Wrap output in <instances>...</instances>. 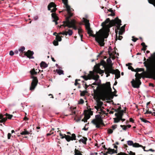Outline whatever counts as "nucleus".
I'll use <instances>...</instances> for the list:
<instances>
[{
  "instance_id": "2f4dec72",
  "label": "nucleus",
  "mask_w": 155,
  "mask_h": 155,
  "mask_svg": "<svg viewBox=\"0 0 155 155\" xmlns=\"http://www.w3.org/2000/svg\"><path fill=\"white\" fill-rule=\"evenodd\" d=\"M25 48L23 46L21 48H20L19 49L18 51H20V52H22L24 51L25 50Z\"/></svg>"
},
{
  "instance_id": "8fccbe9b",
  "label": "nucleus",
  "mask_w": 155,
  "mask_h": 155,
  "mask_svg": "<svg viewBox=\"0 0 155 155\" xmlns=\"http://www.w3.org/2000/svg\"><path fill=\"white\" fill-rule=\"evenodd\" d=\"M132 38H133L132 39V41H133L134 42H136L137 41V40H138V38H134V37L133 36L132 37Z\"/></svg>"
},
{
  "instance_id": "393cba45",
  "label": "nucleus",
  "mask_w": 155,
  "mask_h": 155,
  "mask_svg": "<svg viewBox=\"0 0 155 155\" xmlns=\"http://www.w3.org/2000/svg\"><path fill=\"white\" fill-rule=\"evenodd\" d=\"M99 78V76L98 75H93L92 78L94 80H97Z\"/></svg>"
},
{
  "instance_id": "a19ab883",
  "label": "nucleus",
  "mask_w": 155,
  "mask_h": 155,
  "mask_svg": "<svg viewBox=\"0 0 155 155\" xmlns=\"http://www.w3.org/2000/svg\"><path fill=\"white\" fill-rule=\"evenodd\" d=\"M60 34H62L64 35H67V33L66 31H64L62 32H61Z\"/></svg>"
},
{
  "instance_id": "423d86ee",
  "label": "nucleus",
  "mask_w": 155,
  "mask_h": 155,
  "mask_svg": "<svg viewBox=\"0 0 155 155\" xmlns=\"http://www.w3.org/2000/svg\"><path fill=\"white\" fill-rule=\"evenodd\" d=\"M60 136L61 137V139H63L65 138L66 140L68 142H69L70 140H76V137L75 134H73L71 135V137L70 136L68 135H66L65 134H63L61 133H60L59 134Z\"/></svg>"
},
{
  "instance_id": "a211bd4d",
  "label": "nucleus",
  "mask_w": 155,
  "mask_h": 155,
  "mask_svg": "<svg viewBox=\"0 0 155 155\" xmlns=\"http://www.w3.org/2000/svg\"><path fill=\"white\" fill-rule=\"evenodd\" d=\"M108 151L107 153L110 154H112L113 153H117V152L116 151V150H115L114 149H111L109 148L108 149Z\"/></svg>"
},
{
  "instance_id": "c85d7f7f",
  "label": "nucleus",
  "mask_w": 155,
  "mask_h": 155,
  "mask_svg": "<svg viewBox=\"0 0 155 155\" xmlns=\"http://www.w3.org/2000/svg\"><path fill=\"white\" fill-rule=\"evenodd\" d=\"M80 91L81 92V93L80 94V95L81 96H84L85 94L87 92V91Z\"/></svg>"
},
{
  "instance_id": "58836bf2",
  "label": "nucleus",
  "mask_w": 155,
  "mask_h": 155,
  "mask_svg": "<svg viewBox=\"0 0 155 155\" xmlns=\"http://www.w3.org/2000/svg\"><path fill=\"white\" fill-rule=\"evenodd\" d=\"M84 103V101L82 99H80L78 102V104H82Z\"/></svg>"
},
{
  "instance_id": "de8ad7c7",
  "label": "nucleus",
  "mask_w": 155,
  "mask_h": 155,
  "mask_svg": "<svg viewBox=\"0 0 155 155\" xmlns=\"http://www.w3.org/2000/svg\"><path fill=\"white\" fill-rule=\"evenodd\" d=\"M14 54V52L12 51H11L9 52V55L11 56H13Z\"/></svg>"
},
{
  "instance_id": "bb28decb",
  "label": "nucleus",
  "mask_w": 155,
  "mask_h": 155,
  "mask_svg": "<svg viewBox=\"0 0 155 155\" xmlns=\"http://www.w3.org/2000/svg\"><path fill=\"white\" fill-rule=\"evenodd\" d=\"M56 36V39L57 40V41H61L62 39L61 37L58 35H57Z\"/></svg>"
},
{
  "instance_id": "e433bc0d",
  "label": "nucleus",
  "mask_w": 155,
  "mask_h": 155,
  "mask_svg": "<svg viewBox=\"0 0 155 155\" xmlns=\"http://www.w3.org/2000/svg\"><path fill=\"white\" fill-rule=\"evenodd\" d=\"M53 44L55 46H57L58 45V41H54L53 42Z\"/></svg>"
},
{
  "instance_id": "cd10ccee",
  "label": "nucleus",
  "mask_w": 155,
  "mask_h": 155,
  "mask_svg": "<svg viewBox=\"0 0 155 155\" xmlns=\"http://www.w3.org/2000/svg\"><path fill=\"white\" fill-rule=\"evenodd\" d=\"M148 1L149 3L153 4L155 6V5L154 3L155 2V0H148Z\"/></svg>"
},
{
  "instance_id": "6ab92c4d",
  "label": "nucleus",
  "mask_w": 155,
  "mask_h": 155,
  "mask_svg": "<svg viewBox=\"0 0 155 155\" xmlns=\"http://www.w3.org/2000/svg\"><path fill=\"white\" fill-rule=\"evenodd\" d=\"M40 66L41 68H46L48 66V65L45 62L42 61L40 64Z\"/></svg>"
},
{
  "instance_id": "4d7b16f0",
  "label": "nucleus",
  "mask_w": 155,
  "mask_h": 155,
  "mask_svg": "<svg viewBox=\"0 0 155 155\" xmlns=\"http://www.w3.org/2000/svg\"><path fill=\"white\" fill-rule=\"evenodd\" d=\"M58 20H53V21H52L53 22H55V25H57L58 24V22H57V21H58Z\"/></svg>"
},
{
  "instance_id": "f3484780",
  "label": "nucleus",
  "mask_w": 155,
  "mask_h": 155,
  "mask_svg": "<svg viewBox=\"0 0 155 155\" xmlns=\"http://www.w3.org/2000/svg\"><path fill=\"white\" fill-rule=\"evenodd\" d=\"M87 140V138L85 137H83L82 138H81L80 140L79 141L80 142H81L83 143L86 144Z\"/></svg>"
},
{
  "instance_id": "473e14b6",
  "label": "nucleus",
  "mask_w": 155,
  "mask_h": 155,
  "mask_svg": "<svg viewBox=\"0 0 155 155\" xmlns=\"http://www.w3.org/2000/svg\"><path fill=\"white\" fill-rule=\"evenodd\" d=\"M123 38L122 36H120V35H118V36L117 34L116 37V39H118L119 40H121L122 38Z\"/></svg>"
},
{
  "instance_id": "ea45409f",
  "label": "nucleus",
  "mask_w": 155,
  "mask_h": 155,
  "mask_svg": "<svg viewBox=\"0 0 155 155\" xmlns=\"http://www.w3.org/2000/svg\"><path fill=\"white\" fill-rule=\"evenodd\" d=\"M81 77H83L85 80H87L88 79H90V78H89L88 77H87L86 76H82Z\"/></svg>"
},
{
  "instance_id": "b1692460",
  "label": "nucleus",
  "mask_w": 155,
  "mask_h": 155,
  "mask_svg": "<svg viewBox=\"0 0 155 155\" xmlns=\"http://www.w3.org/2000/svg\"><path fill=\"white\" fill-rule=\"evenodd\" d=\"M112 48L110 47L108 48V53L110 56L113 55V54L111 52Z\"/></svg>"
},
{
  "instance_id": "20e7f679",
  "label": "nucleus",
  "mask_w": 155,
  "mask_h": 155,
  "mask_svg": "<svg viewBox=\"0 0 155 155\" xmlns=\"http://www.w3.org/2000/svg\"><path fill=\"white\" fill-rule=\"evenodd\" d=\"M105 71L106 75V77H107L110 75V74L111 73L115 75V76L117 79H118L120 77V71L118 70H114L112 69V65H109L104 68Z\"/></svg>"
},
{
  "instance_id": "aec40b11",
  "label": "nucleus",
  "mask_w": 155,
  "mask_h": 155,
  "mask_svg": "<svg viewBox=\"0 0 155 155\" xmlns=\"http://www.w3.org/2000/svg\"><path fill=\"white\" fill-rule=\"evenodd\" d=\"M52 17L54 19V20H58V17L56 15L55 13H52L51 14Z\"/></svg>"
},
{
  "instance_id": "f257e3e1",
  "label": "nucleus",
  "mask_w": 155,
  "mask_h": 155,
  "mask_svg": "<svg viewBox=\"0 0 155 155\" xmlns=\"http://www.w3.org/2000/svg\"><path fill=\"white\" fill-rule=\"evenodd\" d=\"M83 19L88 34L90 36L95 38L96 41L101 46H104V39L108 37V33L110 31L109 28L115 24H116L117 29H119L120 26L121 25V20L118 19L117 18H115V20H112L111 21H110L109 18H107L101 24V25L104 29L100 30L99 31L96 32L95 35H94L93 34V32L90 28L89 21L84 18Z\"/></svg>"
},
{
  "instance_id": "09e8293b",
  "label": "nucleus",
  "mask_w": 155,
  "mask_h": 155,
  "mask_svg": "<svg viewBox=\"0 0 155 155\" xmlns=\"http://www.w3.org/2000/svg\"><path fill=\"white\" fill-rule=\"evenodd\" d=\"M141 45L143 46V48H146L147 46L145 45V44L144 42H142L141 44Z\"/></svg>"
},
{
  "instance_id": "6e6d98bb",
  "label": "nucleus",
  "mask_w": 155,
  "mask_h": 155,
  "mask_svg": "<svg viewBox=\"0 0 155 155\" xmlns=\"http://www.w3.org/2000/svg\"><path fill=\"white\" fill-rule=\"evenodd\" d=\"M100 115L97 114L95 116V117L97 119H100L99 118H99V117H100Z\"/></svg>"
},
{
  "instance_id": "a878e982",
  "label": "nucleus",
  "mask_w": 155,
  "mask_h": 155,
  "mask_svg": "<svg viewBox=\"0 0 155 155\" xmlns=\"http://www.w3.org/2000/svg\"><path fill=\"white\" fill-rule=\"evenodd\" d=\"M102 104L103 103L102 102L99 101H97V106L99 107H101L102 106Z\"/></svg>"
},
{
  "instance_id": "f8f14e48",
  "label": "nucleus",
  "mask_w": 155,
  "mask_h": 155,
  "mask_svg": "<svg viewBox=\"0 0 155 155\" xmlns=\"http://www.w3.org/2000/svg\"><path fill=\"white\" fill-rule=\"evenodd\" d=\"M64 4L65 5V7L66 8V10L68 12V15L71 14V11L72 9L70 7L68 4V0H62Z\"/></svg>"
},
{
  "instance_id": "c03bdc74",
  "label": "nucleus",
  "mask_w": 155,
  "mask_h": 155,
  "mask_svg": "<svg viewBox=\"0 0 155 155\" xmlns=\"http://www.w3.org/2000/svg\"><path fill=\"white\" fill-rule=\"evenodd\" d=\"M124 32V31L120 30L118 32V35H122Z\"/></svg>"
},
{
  "instance_id": "774afa93",
  "label": "nucleus",
  "mask_w": 155,
  "mask_h": 155,
  "mask_svg": "<svg viewBox=\"0 0 155 155\" xmlns=\"http://www.w3.org/2000/svg\"><path fill=\"white\" fill-rule=\"evenodd\" d=\"M130 122H133V119L131 118H130Z\"/></svg>"
},
{
  "instance_id": "c9c22d12",
  "label": "nucleus",
  "mask_w": 155,
  "mask_h": 155,
  "mask_svg": "<svg viewBox=\"0 0 155 155\" xmlns=\"http://www.w3.org/2000/svg\"><path fill=\"white\" fill-rule=\"evenodd\" d=\"M120 127L122 128L124 130H126L127 129V126L124 125H121Z\"/></svg>"
},
{
  "instance_id": "72a5a7b5",
  "label": "nucleus",
  "mask_w": 155,
  "mask_h": 155,
  "mask_svg": "<svg viewBox=\"0 0 155 155\" xmlns=\"http://www.w3.org/2000/svg\"><path fill=\"white\" fill-rule=\"evenodd\" d=\"M107 63L110 64L112 62V61L110 58H108L107 60Z\"/></svg>"
},
{
  "instance_id": "4be33fe9",
  "label": "nucleus",
  "mask_w": 155,
  "mask_h": 155,
  "mask_svg": "<svg viewBox=\"0 0 155 155\" xmlns=\"http://www.w3.org/2000/svg\"><path fill=\"white\" fill-rule=\"evenodd\" d=\"M29 134V132L26 130H25L24 131H22L20 133V134L22 135L28 134Z\"/></svg>"
},
{
  "instance_id": "4c0bfd02",
  "label": "nucleus",
  "mask_w": 155,
  "mask_h": 155,
  "mask_svg": "<svg viewBox=\"0 0 155 155\" xmlns=\"http://www.w3.org/2000/svg\"><path fill=\"white\" fill-rule=\"evenodd\" d=\"M44 138L43 137H40L39 138L38 142H40L43 141L44 140Z\"/></svg>"
},
{
  "instance_id": "6e6552de",
  "label": "nucleus",
  "mask_w": 155,
  "mask_h": 155,
  "mask_svg": "<svg viewBox=\"0 0 155 155\" xmlns=\"http://www.w3.org/2000/svg\"><path fill=\"white\" fill-rule=\"evenodd\" d=\"M12 115L6 114L3 115L2 114H0V123H3L5 122L7 120V117L9 119H11Z\"/></svg>"
},
{
  "instance_id": "5fc2aeb1",
  "label": "nucleus",
  "mask_w": 155,
  "mask_h": 155,
  "mask_svg": "<svg viewBox=\"0 0 155 155\" xmlns=\"http://www.w3.org/2000/svg\"><path fill=\"white\" fill-rule=\"evenodd\" d=\"M75 155H82L79 152H75Z\"/></svg>"
},
{
  "instance_id": "f704fd0d",
  "label": "nucleus",
  "mask_w": 155,
  "mask_h": 155,
  "mask_svg": "<svg viewBox=\"0 0 155 155\" xmlns=\"http://www.w3.org/2000/svg\"><path fill=\"white\" fill-rule=\"evenodd\" d=\"M78 33L80 36V35H82L81 34L82 32V30L81 28H79L78 29Z\"/></svg>"
},
{
  "instance_id": "3c124183",
  "label": "nucleus",
  "mask_w": 155,
  "mask_h": 155,
  "mask_svg": "<svg viewBox=\"0 0 155 155\" xmlns=\"http://www.w3.org/2000/svg\"><path fill=\"white\" fill-rule=\"evenodd\" d=\"M11 136V133H8V139H9L10 138Z\"/></svg>"
},
{
  "instance_id": "4468645a",
  "label": "nucleus",
  "mask_w": 155,
  "mask_h": 155,
  "mask_svg": "<svg viewBox=\"0 0 155 155\" xmlns=\"http://www.w3.org/2000/svg\"><path fill=\"white\" fill-rule=\"evenodd\" d=\"M127 144L129 146H132L134 147H141V146L138 143H134L131 140H128L127 141Z\"/></svg>"
},
{
  "instance_id": "052dcab7",
  "label": "nucleus",
  "mask_w": 155,
  "mask_h": 155,
  "mask_svg": "<svg viewBox=\"0 0 155 155\" xmlns=\"http://www.w3.org/2000/svg\"><path fill=\"white\" fill-rule=\"evenodd\" d=\"M147 151H154L155 150H153L152 149H150L149 150H147Z\"/></svg>"
},
{
  "instance_id": "ddd939ff",
  "label": "nucleus",
  "mask_w": 155,
  "mask_h": 155,
  "mask_svg": "<svg viewBox=\"0 0 155 155\" xmlns=\"http://www.w3.org/2000/svg\"><path fill=\"white\" fill-rule=\"evenodd\" d=\"M56 5L53 2H51L48 5V10H51V8L53 7L54 8L51 10V12H53L56 10Z\"/></svg>"
},
{
  "instance_id": "69168bd1",
  "label": "nucleus",
  "mask_w": 155,
  "mask_h": 155,
  "mask_svg": "<svg viewBox=\"0 0 155 155\" xmlns=\"http://www.w3.org/2000/svg\"><path fill=\"white\" fill-rule=\"evenodd\" d=\"M83 130H87L88 129V128H86L85 127H84L82 129Z\"/></svg>"
},
{
  "instance_id": "49530a36",
  "label": "nucleus",
  "mask_w": 155,
  "mask_h": 155,
  "mask_svg": "<svg viewBox=\"0 0 155 155\" xmlns=\"http://www.w3.org/2000/svg\"><path fill=\"white\" fill-rule=\"evenodd\" d=\"M108 133L109 134H111L113 132V130L111 129H109L108 130Z\"/></svg>"
},
{
  "instance_id": "680f3d73",
  "label": "nucleus",
  "mask_w": 155,
  "mask_h": 155,
  "mask_svg": "<svg viewBox=\"0 0 155 155\" xmlns=\"http://www.w3.org/2000/svg\"><path fill=\"white\" fill-rule=\"evenodd\" d=\"M108 11L110 12L111 13L113 12V11L111 9H110L109 10L108 9Z\"/></svg>"
},
{
  "instance_id": "79ce46f5",
  "label": "nucleus",
  "mask_w": 155,
  "mask_h": 155,
  "mask_svg": "<svg viewBox=\"0 0 155 155\" xmlns=\"http://www.w3.org/2000/svg\"><path fill=\"white\" fill-rule=\"evenodd\" d=\"M128 68L129 70H131L132 71H134V69L131 66H129L128 67Z\"/></svg>"
},
{
  "instance_id": "7c9ffc66",
  "label": "nucleus",
  "mask_w": 155,
  "mask_h": 155,
  "mask_svg": "<svg viewBox=\"0 0 155 155\" xmlns=\"http://www.w3.org/2000/svg\"><path fill=\"white\" fill-rule=\"evenodd\" d=\"M67 33V35L68 34L69 35L71 36L72 35L73 32L72 30L71 29H69Z\"/></svg>"
},
{
  "instance_id": "13d9d810",
  "label": "nucleus",
  "mask_w": 155,
  "mask_h": 155,
  "mask_svg": "<svg viewBox=\"0 0 155 155\" xmlns=\"http://www.w3.org/2000/svg\"><path fill=\"white\" fill-rule=\"evenodd\" d=\"M145 114H151L152 113V112L150 111H149L147 110L146 111V112L145 113Z\"/></svg>"
},
{
  "instance_id": "1a4fd4ad",
  "label": "nucleus",
  "mask_w": 155,
  "mask_h": 155,
  "mask_svg": "<svg viewBox=\"0 0 155 155\" xmlns=\"http://www.w3.org/2000/svg\"><path fill=\"white\" fill-rule=\"evenodd\" d=\"M31 78L33 79V80L31 83V86L30 87V90H34L38 82V80L37 78L36 77L32 76Z\"/></svg>"
},
{
  "instance_id": "5701e85b",
  "label": "nucleus",
  "mask_w": 155,
  "mask_h": 155,
  "mask_svg": "<svg viewBox=\"0 0 155 155\" xmlns=\"http://www.w3.org/2000/svg\"><path fill=\"white\" fill-rule=\"evenodd\" d=\"M107 86L106 87L107 89H109L110 90V91H111V89L110 87V84L109 82H107L106 83Z\"/></svg>"
},
{
  "instance_id": "2eb2a0df",
  "label": "nucleus",
  "mask_w": 155,
  "mask_h": 155,
  "mask_svg": "<svg viewBox=\"0 0 155 155\" xmlns=\"http://www.w3.org/2000/svg\"><path fill=\"white\" fill-rule=\"evenodd\" d=\"M33 52L31 51L30 50H28L27 52L25 53V55L30 59L34 58V57L33 56Z\"/></svg>"
},
{
  "instance_id": "7ed1b4c3",
  "label": "nucleus",
  "mask_w": 155,
  "mask_h": 155,
  "mask_svg": "<svg viewBox=\"0 0 155 155\" xmlns=\"http://www.w3.org/2000/svg\"><path fill=\"white\" fill-rule=\"evenodd\" d=\"M68 16L66 18L65 21H64L63 24L62 25L60 26H58V27L60 28L61 26H63L64 27H68L69 28H73L74 30H76L77 29V27L75 26L76 22L73 19L71 21L69 20V19L72 16V13L68 15Z\"/></svg>"
},
{
  "instance_id": "e2e57ef3",
  "label": "nucleus",
  "mask_w": 155,
  "mask_h": 155,
  "mask_svg": "<svg viewBox=\"0 0 155 155\" xmlns=\"http://www.w3.org/2000/svg\"><path fill=\"white\" fill-rule=\"evenodd\" d=\"M110 15L112 16H114L115 15V13L113 12H112L111 13V14Z\"/></svg>"
},
{
  "instance_id": "a18cd8bd",
  "label": "nucleus",
  "mask_w": 155,
  "mask_h": 155,
  "mask_svg": "<svg viewBox=\"0 0 155 155\" xmlns=\"http://www.w3.org/2000/svg\"><path fill=\"white\" fill-rule=\"evenodd\" d=\"M125 25H124L123 26H122L120 29V30H122L123 31H124V28H125Z\"/></svg>"
},
{
  "instance_id": "f03ea898",
  "label": "nucleus",
  "mask_w": 155,
  "mask_h": 155,
  "mask_svg": "<svg viewBox=\"0 0 155 155\" xmlns=\"http://www.w3.org/2000/svg\"><path fill=\"white\" fill-rule=\"evenodd\" d=\"M143 64L147 70H150L149 74L151 78L155 79V52L151 54L148 59L144 58Z\"/></svg>"
},
{
  "instance_id": "338daca9",
  "label": "nucleus",
  "mask_w": 155,
  "mask_h": 155,
  "mask_svg": "<svg viewBox=\"0 0 155 155\" xmlns=\"http://www.w3.org/2000/svg\"><path fill=\"white\" fill-rule=\"evenodd\" d=\"M153 110L154 111V112H153V114H152L153 115V114H154V115L155 116V108H153Z\"/></svg>"
},
{
  "instance_id": "603ef678",
  "label": "nucleus",
  "mask_w": 155,
  "mask_h": 155,
  "mask_svg": "<svg viewBox=\"0 0 155 155\" xmlns=\"http://www.w3.org/2000/svg\"><path fill=\"white\" fill-rule=\"evenodd\" d=\"M78 80H78V79H76L75 80V83H74L75 85L76 86L78 84V83L77 82V81Z\"/></svg>"
},
{
  "instance_id": "dca6fc26",
  "label": "nucleus",
  "mask_w": 155,
  "mask_h": 155,
  "mask_svg": "<svg viewBox=\"0 0 155 155\" xmlns=\"http://www.w3.org/2000/svg\"><path fill=\"white\" fill-rule=\"evenodd\" d=\"M62 68L61 66H58V69L56 70V72L59 75L64 74V71L61 69Z\"/></svg>"
},
{
  "instance_id": "c756f323",
  "label": "nucleus",
  "mask_w": 155,
  "mask_h": 155,
  "mask_svg": "<svg viewBox=\"0 0 155 155\" xmlns=\"http://www.w3.org/2000/svg\"><path fill=\"white\" fill-rule=\"evenodd\" d=\"M144 70L143 68H136L134 71L136 72H140L142 71H143Z\"/></svg>"
},
{
  "instance_id": "864d4df0",
  "label": "nucleus",
  "mask_w": 155,
  "mask_h": 155,
  "mask_svg": "<svg viewBox=\"0 0 155 155\" xmlns=\"http://www.w3.org/2000/svg\"><path fill=\"white\" fill-rule=\"evenodd\" d=\"M117 127V126L116 125H113L112 126V128L113 129V130H114Z\"/></svg>"
},
{
  "instance_id": "412c9836",
  "label": "nucleus",
  "mask_w": 155,
  "mask_h": 155,
  "mask_svg": "<svg viewBox=\"0 0 155 155\" xmlns=\"http://www.w3.org/2000/svg\"><path fill=\"white\" fill-rule=\"evenodd\" d=\"M30 72L31 75H35L37 74V71H35L34 69H32L30 71Z\"/></svg>"
},
{
  "instance_id": "0e129e2a",
  "label": "nucleus",
  "mask_w": 155,
  "mask_h": 155,
  "mask_svg": "<svg viewBox=\"0 0 155 155\" xmlns=\"http://www.w3.org/2000/svg\"><path fill=\"white\" fill-rule=\"evenodd\" d=\"M38 17L37 16H36L34 18V19H35V20H37L38 19Z\"/></svg>"
},
{
  "instance_id": "9d476101",
  "label": "nucleus",
  "mask_w": 155,
  "mask_h": 155,
  "mask_svg": "<svg viewBox=\"0 0 155 155\" xmlns=\"http://www.w3.org/2000/svg\"><path fill=\"white\" fill-rule=\"evenodd\" d=\"M92 122L95 125L97 128L100 127V124H103V123L101 119H94L92 121Z\"/></svg>"
},
{
  "instance_id": "9b49d317",
  "label": "nucleus",
  "mask_w": 155,
  "mask_h": 155,
  "mask_svg": "<svg viewBox=\"0 0 155 155\" xmlns=\"http://www.w3.org/2000/svg\"><path fill=\"white\" fill-rule=\"evenodd\" d=\"M93 112L91 111H89L88 113H86L85 114L84 118L82 119V121L84 122H87V120L88 119L91 117V115L93 114Z\"/></svg>"
},
{
  "instance_id": "39448f33",
  "label": "nucleus",
  "mask_w": 155,
  "mask_h": 155,
  "mask_svg": "<svg viewBox=\"0 0 155 155\" xmlns=\"http://www.w3.org/2000/svg\"><path fill=\"white\" fill-rule=\"evenodd\" d=\"M135 76L136 77V80H135L134 79H133L131 83L133 87L138 88L141 84V82L139 80L141 78V75L138 73H137L135 74Z\"/></svg>"
},
{
  "instance_id": "37998d69",
  "label": "nucleus",
  "mask_w": 155,
  "mask_h": 155,
  "mask_svg": "<svg viewBox=\"0 0 155 155\" xmlns=\"http://www.w3.org/2000/svg\"><path fill=\"white\" fill-rule=\"evenodd\" d=\"M141 120L142 121H143L144 123H147V122H149V121H148L146 120H145L143 118H141Z\"/></svg>"
},
{
  "instance_id": "bf43d9fd",
  "label": "nucleus",
  "mask_w": 155,
  "mask_h": 155,
  "mask_svg": "<svg viewBox=\"0 0 155 155\" xmlns=\"http://www.w3.org/2000/svg\"><path fill=\"white\" fill-rule=\"evenodd\" d=\"M53 134V132H51V133H48L47 134V136H49L50 135H51V134Z\"/></svg>"
},
{
  "instance_id": "0eeeda50",
  "label": "nucleus",
  "mask_w": 155,
  "mask_h": 155,
  "mask_svg": "<svg viewBox=\"0 0 155 155\" xmlns=\"http://www.w3.org/2000/svg\"><path fill=\"white\" fill-rule=\"evenodd\" d=\"M124 112L123 110H121L118 111L117 113L115 114V115L116 117L114 118V123H118L120 121V119H121L122 117Z\"/></svg>"
}]
</instances>
